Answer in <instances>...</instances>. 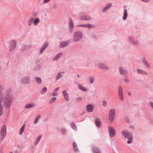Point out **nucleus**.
<instances>
[{"label": "nucleus", "instance_id": "f257e3e1", "mask_svg": "<svg viewBox=\"0 0 153 153\" xmlns=\"http://www.w3.org/2000/svg\"><path fill=\"white\" fill-rule=\"evenodd\" d=\"M11 91V89H9L6 92L7 95L5 98L4 102L5 107L7 108H10L13 101V97L10 94Z\"/></svg>", "mask_w": 153, "mask_h": 153}, {"label": "nucleus", "instance_id": "f03ea898", "mask_svg": "<svg viewBox=\"0 0 153 153\" xmlns=\"http://www.w3.org/2000/svg\"><path fill=\"white\" fill-rule=\"evenodd\" d=\"M122 134L123 136L128 139L127 143L130 144L132 142L133 137L132 134L128 131H123L122 132Z\"/></svg>", "mask_w": 153, "mask_h": 153}, {"label": "nucleus", "instance_id": "7ed1b4c3", "mask_svg": "<svg viewBox=\"0 0 153 153\" xmlns=\"http://www.w3.org/2000/svg\"><path fill=\"white\" fill-rule=\"evenodd\" d=\"M82 37V34L80 31H76L74 33V39L75 41H80Z\"/></svg>", "mask_w": 153, "mask_h": 153}, {"label": "nucleus", "instance_id": "20e7f679", "mask_svg": "<svg viewBox=\"0 0 153 153\" xmlns=\"http://www.w3.org/2000/svg\"><path fill=\"white\" fill-rule=\"evenodd\" d=\"M115 115V111L114 109H111L109 113V119L110 121H113L114 119Z\"/></svg>", "mask_w": 153, "mask_h": 153}, {"label": "nucleus", "instance_id": "39448f33", "mask_svg": "<svg viewBox=\"0 0 153 153\" xmlns=\"http://www.w3.org/2000/svg\"><path fill=\"white\" fill-rule=\"evenodd\" d=\"M6 133V126L5 125L3 126L2 127L1 131V139L2 140L5 137Z\"/></svg>", "mask_w": 153, "mask_h": 153}, {"label": "nucleus", "instance_id": "423d86ee", "mask_svg": "<svg viewBox=\"0 0 153 153\" xmlns=\"http://www.w3.org/2000/svg\"><path fill=\"white\" fill-rule=\"evenodd\" d=\"M118 94L120 96V98L123 102L124 100V96L123 94L122 88L120 86L118 87Z\"/></svg>", "mask_w": 153, "mask_h": 153}, {"label": "nucleus", "instance_id": "0eeeda50", "mask_svg": "<svg viewBox=\"0 0 153 153\" xmlns=\"http://www.w3.org/2000/svg\"><path fill=\"white\" fill-rule=\"evenodd\" d=\"M108 130L110 137H114L116 134L115 130L111 126L109 127Z\"/></svg>", "mask_w": 153, "mask_h": 153}, {"label": "nucleus", "instance_id": "6e6552de", "mask_svg": "<svg viewBox=\"0 0 153 153\" xmlns=\"http://www.w3.org/2000/svg\"><path fill=\"white\" fill-rule=\"evenodd\" d=\"M30 79L29 77L26 76L22 78L21 80V83L22 84H27L29 83Z\"/></svg>", "mask_w": 153, "mask_h": 153}, {"label": "nucleus", "instance_id": "1a4fd4ad", "mask_svg": "<svg viewBox=\"0 0 153 153\" xmlns=\"http://www.w3.org/2000/svg\"><path fill=\"white\" fill-rule=\"evenodd\" d=\"M16 42L14 40L12 41L10 46V51H13L16 46Z\"/></svg>", "mask_w": 153, "mask_h": 153}, {"label": "nucleus", "instance_id": "9d476101", "mask_svg": "<svg viewBox=\"0 0 153 153\" xmlns=\"http://www.w3.org/2000/svg\"><path fill=\"white\" fill-rule=\"evenodd\" d=\"M90 17L87 15H85L83 16H81L80 19L81 20L88 21L91 19Z\"/></svg>", "mask_w": 153, "mask_h": 153}, {"label": "nucleus", "instance_id": "9b49d317", "mask_svg": "<svg viewBox=\"0 0 153 153\" xmlns=\"http://www.w3.org/2000/svg\"><path fill=\"white\" fill-rule=\"evenodd\" d=\"M119 72L122 75H124L126 76V75L127 74V71L124 70L122 67H120L119 68Z\"/></svg>", "mask_w": 153, "mask_h": 153}, {"label": "nucleus", "instance_id": "f8f14e48", "mask_svg": "<svg viewBox=\"0 0 153 153\" xmlns=\"http://www.w3.org/2000/svg\"><path fill=\"white\" fill-rule=\"evenodd\" d=\"M93 110V106L91 105H88L86 107V110L87 112H91Z\"/></svg>", "mask_w": 153, "mask_h": 153}, {"label": "nucleus", "instance_id": "ddd939ff", "mask_svg": "<svg viewBox=\"0 0 153 153\" xmlns=\"http://www.w3.org/2000/svg\"><path fill=\"white\" fill-rule=\"evenodd\" d=\"M48 44L47 42H46L44 44L42 48L40 49L39 53L40 54L42 53L44 50L48 47Z\"/></svg>", "mask_w": 153, "mask_h": 153}, {"label": "nucleus", "instance_id": "4468645a", "mask_svg": "<svg viewBox=\"0 0 153 153\" xmlns=\"http://www.w3.org/2000/svg\"><path fill=\"white\" fill-rule=\"evenodd\" d=\"M98 66L100 68L102 69L108 70L109 69V68L108 67L106 66L104 64L101 63H99Z\"/></svg>", "mask_w": 153, "mask_h": 153}, {"label": "nucleus", "instance_id": "2eb2a0df", "mask_svg": "<svg viewBox=\"0 0 153 153\" xmlns=\"http://www.w3.org/2000/svg\"><path fill=\"white\" fill-rule=\"evenodd\" d=\"M142 60L143 62V63L144 65L146 67L149 69H150V65L149 63H148V62H147V61L146 60V59L145 58H143L142 59Z\"/></svg>", "mask_w": 153, "mask_h": 153}, {"label": "nucleus", "instance_id": "dca6fc26", "mask_svg": "<svg viewBox=\"0 0 153 153\" xmlns=\"http://www.w3.org/2000/svg\"><path fill=\"white\" fill-rule=\"evenodd\" d=\"M112 6V4L109 3L103 7L102 10L103 12H105L108 9L110 8Z\"/></svg>", "mask_w": 153, "mask_h": 153}, {"label": "nucleus", "instance_id": "f3484780", "mask_svg": "<svg viewBox=\"0 0 153 153\" xmlns=\"http://www.w3.org/2000/svg\"><path fill=\"white\" fill-rule=\"evenodd\" d=\"M95 123L97 127L100 128L101 127V120L99 118H97L95 120Z\"/></svg>", "mask_w": 153, "mask_h": 153}, {"label": "nucleus", "instance_id": "a211bd4d", "mask_svg": "<svg viewBox=\"0 0 153 153\" xmlns=\"http://www.w3.org/2000/svg\"><path fill=\"white\" fill-rule=\"evenodd\" d=\"M93 153H101L100 150L97 147H93L92 148Z\"/></svg>", "mask_w": 153, "mask_h": 153}, {"label": "nucleus", "instance_id": "6ab92c4d", "mask_svg": "<svg viewBox=\"0 0 153 153\" xmlns=\"http://www.w3.org/2000/svg\"><path fill=\"white\" fill-rule=\"evenodd\" d=\"M73 145L74 151L76 152H77L78 149L76 143L74 142H73Z\"/></svg>", "mask_w": 153, "mask_h": 153}, {"label": "nucleus", "instance_id": "aec40b11", "mask_svg": "<svg viewBox=\"0 0 153 153\" xmlns=\"http://www.w3.org/2000/svg\"><path fill=\"white\" fill-rule=\"evenodd\" d=\"M62 93L63 94L65 100L66 101H68L69 100V96L68 93L65 91H63Z\"/></svg>", "mask_w": 153, "mask_h": 153}, {"label": "nucleus", "instance_id": "412c9836", "mask_svg": "<svg viewBox=\"0 0 153 153\" xmlns=\"http://www.w3.org/2000/svg\"><path fill=\"white\" fill-rule=\"evenodd\" d=\"M69 27L71 28V30H72V29L74 27V24L72 19L71 18H70L69 19Z\"/></svg>", "mask_w": 153, "mask_h": 153}, {"label": "nucleus", "instance_id": "4be33fe9", "mask_svg": "<svg viewBox=\"0 0 153 153\" xmlns=\"http://www.w3.org/2000/svg\"><path fill=\"white\" fill-rule=\"evenodd\" d=\"M137 71L138 73L141 74H144L145 75H147L148 73L146 71L141 69H137Z\"/></svg>", "mask_w": 153, "mask_h": 153}, {"label": "nucleus", "instance_id": "5701e85b", "mask_svg": "<svg viewBox=\"0 0 153 153\" xmlns=\"http://www.w3.org/2000/svg\"><path fill=\"white\" fill-rule=\"evenodd\" d=\"M128 16L127 14V10L126 9H125L124 10L123 13V20H125L126 19L127 17Z\"/></svg>", "mask_w": 153, "mask_h": 153}, {"label": "nucleus", "instance_id": "b1692460", "mask_svg": "<svg viewBox=\"0 0 153 153\" xmlns=\"http://www.w3.org/2000/svg\"><path fill=\"white\" fill-rule=\"evenodd\" d=\"M34 20V18H30L28 21L27 24L28 25L30 26L32 25L33 23Z\"/></svg>", "mask_w": 153, "mask_h": 153}, {"label": "nucleus", "instance_id": "393cba45", "mask_svg": "<svg viewBox=\"0 0 153 153\" xmlns=\"http://www.w3.org/2000/svg\"><path fill=\"white\" fill-rule=\"evenodd\" d=\"M68 45V42H61L60 45V47L61 48H63Z\"/></svg>", "mask_w": 153, "mask_h": 153}, {"label": "nucleus", "instance_id": "a878e982", "mask_svg": "<svg viewBox=\"0 0 153 153\" xmlns=\"http://www.w3.org/2000/svg\"><path fill=\"white\" fill-rule=\"evenodd\" d=\"M35 80L36 83L38 84H40L42 83V80L41 79L38 77H35Z\"/></svg>", "mask_w": 153, "mask_h": 153}, {"label": "nucleus", "instance_id": "bb28decb", "mask_svg": "<svg viewBox=\"0 0 153 153\" xmlns=\"http://www.w3.org/2000/svg\"><path fill=\"white\" fill-rule=\"evenodd\" d=\"M25 127V125L24 124L21 128L19 131V134L20 135H21L22 134L24 130Z\"/></svg>", "mask_w": 153, "mask_h": 153}, {"label": "nucleus", "instance_id": "cd10ccee", "mask_svg": "<svg viewBox=\"0 0 153 153\" xmlns=\"http://www.w3.org/2000/svg\"><path fill=\"white\" fill-rule=\"evenodd\" d=\"M39 22V18H36L34 20L33 24L35 25H36L38 24Z\"/></svg>", "mask_w": 153, "mask_h": 153}, {"label": "nucleus", "instance_id": "c85d7f7f", "mask_svg": "<svg viewBox=\"0 0 153 153\" xmlns=\"http://www.w3.org/2000/svg\"><path fill=\"white\" fill-rule=\"evenodd\" d=\"M34 105L33 104H29L25 105L26 108H30L34 107Z\"/></svg>", "mask_w": 153, "mask_h": 153}, {"label": "nucleus", "instance_id": "c756f323", "mask_svg": "<svg viewBox=\"0 0 153 153\" xmlns=\"http://www.w3.org/2000/svg\"><path fill=\"white\" fill-rule=\"evenodd\" d=\"M30 45L27 46V45H25L21 48V51H24L27 48H30Z\"/></svg>", "mask_w": 153, "mask_h": 153}, {"label": "nucleus", "instance_id": "7c9ffc66", "mask_svg": "<svg viewBox=\"0 0 153 153\" xmlns=\"http://www.w3.org/2000/svg\"><path fill=\"white\" fill-rule=\"evenodd\" d=\"M41 138V135H39L38 136V137L36 139L35 142V145H36L38 143Z\"/></svg>", "mask_w": 153, "mask_h": 153}, {"label": "nucleus", "instance_id": "2f4dec72", "mask_svg": "<svg viewBox=\"0 0 153 153\" xmlns=\"http://www.w3.org/2000/svg\"><path fill=\"white\" fill-rule=\"evenodd\" d=\"M64 72H59L58 73L56 78V80H58L59 79H60L62 76V75H61L62 73H64Z\"/></svg>", "mask_w": 153, "mask_h": 153}, {"label": "nucleus", "instance_id": "473e14b6", "mask_svg": "<svg viewBox=\"0 0 153 153\" xmlns=\"http://www.w3.org/2000/svg\"><path fill=\"white\" fill-rule=\"evenodd\" d=\"M79 88L81 90L83 91H87V90L83 86H82L80 85H79Z\"/></svg>", "mask_w": 153, "mask_h": 153}, {"label": "nucleus", "instance_id": "72a5a7b5", "mask_svg": "<svg viewBox=\"0 0 153 153\" xmlns=\"http://www.w3.org/2000/svg\"><path fill=\"white\" fill-rule=\"evenodd\" d=\"M47 88L46 87H44L41 91V93L43 94L45 93L47 91Z\"/></svg>", "mask_w": 153, "mask_h": 153}, {"label": "nucleus", "instance_id": "f704fd0d", "mask_svg": "<svg viewBox=\"0 0 153 153\" xmlns=\"http://www.w3.org/2000/svg\"><path fill=\"white\" fill-rule=\"evenodd\" d=\"M40 118V116H37L35 119L34 123L35 124L38 121V120Z\"/></svg>", "mask_w": 153, "mask_h": 153}, {"label": "nucleus", "instance_id": "c9c22d12", "mask_svg": "<svg viewBox=\"0 0 153 153\" xmlns=\"http://www.w3.org/2000/svg\"><path fill=\"white\" fill-rule=\"evenodd\" d=\"M56 100V98L55 97H52L49 101V103H52L53 102H54Z\"/></svg>", "mask_w": 153, "mask_h": 153}, {"label": "nucleus", "instance_id": "e433bc0d", "mask_svg": "<svg viewBox=\"0 0 153 153\" xmlns=\"http://www.w3.org/2000/svg\"><path fill=\"white\" fill-rule=\"evenodd\" d=\"M94 78L93 77H91L89 79V82L91 84L93 83L94 82Z\"/></svg>", "mask_w": 153, "mask_h": 153}, {"label": "nucleus", "instance_id": "4c0bfd02", "mask_svg": "<svg viewBox=\"0 0 153 153\" xmlns=\"http://www.w3.org/2000/svg\"><path fill=\"white\" fill-rule=\"evenodd\" d=\"M3 113V108L2 105H0V116H1Z\"/></svg>", "mask_w": 153, "mask_h": 153}, {"label": "nucleus", "instance_id": "58836bf2", "mask_svg": "<svg viewBox=\"0 0 153 153\" xmlns=\"http://www.w3.org/2000/svg\"><path fill=\"white\" fill-rule=\"evenodd\" d=\"M71 127L75 130H76L77 129V128L76 126V125L74 123H73L71 124Z\"/></svg>", "mask_w": 153, "mask_h": 153}, {"label": "nucleus", "instance_id": "ea45409f", "mask_svg": "<svg viewBox=\"0 0 153 153\" xmlns=\"http://www.w3.org/2000/svg\"><path fill=\"white\" fill-rule=\"evenodd\" d=\"M94 27L93 25L91 24H87V27L89 28H91Z\"/></svg>", "mask_w": 153, "mask_h": 153}, {"label": "nucleus", "instance_id": "a19ab883", "mask_svg": "<svg viewBox=\"0 0 153 153\" xmlns=\"http://www.w3.org/2000/svg\"><path fill=\"white\" fill-rule=\"evenodd\" d=\"M124 81L126 83H128L129 82V80H128V79L127 77H126L124 79Z\"/></svg>", "mask_w": 153, "mask_h": 153}, {"label": "nucleus", "instance_id": "79ce46f5", "mask_svg": "<svg viewBox=\"0 0 153 153\" xmlns=\"http://www.w3.org/2000/svg\"><path fill=\"white\" fill-rule=\"evenodd\" d=\"M62 53H60L56 55V56L59 58L61 57L62 55Z\"/></svg>", "mask_w": 153, "mask_h": 153}, {"label": "nucleus", "instance_id": "37998d69", "mask_svg": "<svg viewBox=\"0 0 153 153\" xmlns=\"http://www.w3.org/2000/svg\"><path fill=\"white\" fill-rule=\"evenodd\" d=\"M107 102L105 101H103V105L104 107H106L107 106Z\"/></svg>", "mask_w": 153, "mask_h": 153}, {"label": "nucleus", "instance_id": "c03bdc74", "mask_svg": "<svg viewBox=\"0 0 153 153\" xmlns=\"http://www.w3.org/2000/svg\"><path fill=\"white\" fill-rule=\"evenodd\" d=\"M61 132L62 133V134H64L66 132V131H65V130L64 129H62L61 131Z\"/></svg>", "mask_w": 153, "mask_h": 153}, {"label": "nucleus", "instance_id": "a18cd8bd", "mask_svg": "<svg viewBox=\"0 0 153 153\" xmlns=\"http://www.w3.org/2000/svg\"><path fill=\"white\" fill-rule=\"evenodd\" d=\"M58 59V58L56 56V57H54L53 59V61H56Z\"/></svg>", "mask_w": 153, "mask_h": 153}, {"label": "nucleus", "instance_id": "49530a36", "mask_svg": "<svg viewBox=\"0 0 153 153\" xmlns=\"http://www.w3.org/2000/svg\"><path fill=\"white\" fill-rule=\"evenodd\" d=\"M150 106L153 109V102H151L150 103Z\"/></svg>", "mask_w": 153, "mask_h": 153}, {"label": "nucleus", "instance_id": "de8ad7c7", "mask_svg": "<svg viewBox=\"0 0 153 153\" xmlns=\"http://www.w3.org/2000/svg\"><path fill=\"white\" fill-rule=\"evenodd\" d=\"M132 44L133 45H136L137 44V42H132Z\"/></svg>", "mask_w": 153, "mask_h": 153}, {"label": "nucleus", "instance_id": "09e8293b", "mask_svg": "<svg viewBox=\"0 0 153 153\" xmlns=\"http://www.w3.org/2000/svg\"><path fill=\"white\" fill-rule=\"evenodd\" d=\"M3 87L2 86H0V94H1V92L3 90Z\"/></svg>", "mask_w": 153, "mask_h": 153}, {"label": "nucleus", "instance_id": "8fccbe9b", "mask_svg": "<svg viewBox=\"0 0 153 153\" xmlns=\"http://www.w3.org/2000/svg\"><path fill=\"white\" fill-rule=\"evenodd\" d=\"M77 100L79 101H80L82 100V98L81 97H78L77 98Z\"/></svg>", "mask_w": 153, "mask_h": 153}, {"label": "nucleus", "instance_id": "3c124183", "mask_svg": "<svg viewBox=\"0 0 153 153\" xmlns=\"http://www.w3.org/2000/svg\"><path fill=\"white\" fill-rule=\"evenodd\" d=\"M3 100V98H0V105H1V104Z\"/></svg>", "mask_w": 153, "mask_h": 153}, {"label": "nucleus", "instance_id": "603ef678", "mask_svg": "<svg viewBox=\"0 0 153 153\" xmlns=\"http://www.w3.org/2000/svg\"><path fill=\"white\" fill-rule=\"evenodd\" d=\"M50 0H44V2L45 3H47L50 1Z\"/></svg>", "mask_w": 153, "mask_h": 153}, {"label": "nucleus", "instance_id": "864d4df0", "mask_svg": "<svg viewBox=\"0 0 153 153\" xmlns=\"http://www.w3.org/2000/svg\"><path fill=\"white\" fill-rule=\"evenodd\" d=\"M59 87H58V88H56L55 89V90H54V92H56V91H58V90H59Z\"/></svg>", "mask_w": 153, "mask_h": 153}, {"label": "nucleus", "instance_id": "5fc2aeb1", "mask_svg": "<svg viewBox=\"0 0 153 153\" xmlns=\"http://www.w3.org/2000/svg\"><path fill=\"white\" fill-rule=\"evenodd\" d=\"M142 1L145 2H147L149 1L150 0H141Z\"/></svg>", "mask_w": 153, "mask_h": 153}, {"label": "nucleus", "instance_id": "6e6d98bb", "mask_svg": "<svg viewBox=\"0 0 153 153\" xmlns=\"http://www.w3.org/2000/svg\"><path fill=\"white\" fill-rule=\"evenodd\" d=\"M87 24L82 25V27H87Z\"/></svg>", "mask_w": 153, "mask_h": 153}, {"label": "nucleus", "instance_id": "4d7b16f0", "mask_svg": "<svg viewBox=\"0 0 153 153\" xmlns=\"http://www.w3.org/2000/svg\"><path fill=\"white\" fill-rule=\"evenodd\" d=\"M36 15H37V14L36 13H34L33 14V16L34 17L36 16Z\"/></svg>", "mask_w": 153, "mask_h": 153}, {"label": "nucleus", "instance_id": "13d9d810", "mask_svg": "<svg viewBox=\"0 0 153 153\" xmlns=\"http://www.w3.org/2000/svg\"><path fill=\"white\" fill-rule=\"evenodd\" d=\"M77 27H82V25H78L77 26Z\"/></svg>", "mask_w": 153, "mask_h": 153}, {"label": "nucleus", "instance_id": "bf43d9fd", "mask_svg": "<svg viewBox=\"0 0 153 153\" xmlns=\"http://www.w3.org/2000/svg\"><path fill=\"white\" fill-rule=\"evenodd\" d=\"M132 39V37H129V39L130 41H131Z\"/></svg>", "mask_w": 153, "mask_h": 153}, {"label": "nucleus", "instance_id": "052dcab7", "mask_svg": "<svg viewBox=\"0 0 153 153\" xmlns=\"http://www.w3.org/2000/svg\"><path fill=\"white\" fill-rule=\"evenodd\" d=\"M128 95H131V93L130 92H129V93H128Z\"/></svg>", "mask_w": 153, "mask_h": 153}, {"label": "nucleus", "instance_id": "680f3d73", "mask_svg": "<svg viewBox=\"0 0 153 153\" xmlns=\"http://www.w3.org/2000/svg\"><path fill=\"white\" fill-rule=\"evenodd\" d=\"M77 76L79 77V78L80 77V76L79 75H77Z\"/></svg>", "mask_w": 153, "mask_h": 153}, {"label": "nucleus", "instance_id": "e2e57ef3", "mask_svg": "<svg viewBox=\"0 0 153 153\" xmlns=\"http://www.w3.org/2000/svg\"><path fill=\"white\" fill-rule=\"evenodd\" d=\"M54 94H55V92H54V93H53V95H54Z\"/></svg>", "mask_w": 153, "mask_h": 153}, {"label": "nucleus", "instance_id": "0e129e2a", "mask_svg": "<svg viewBox=\"0 0 153 153\" xmlns=\"http://www.w3.org/2000/svg\"><path fill=\"white\" fill-rule=\"evenodd\" d=\"M10 153H13L12 152H11Z\"/></svg>", "mask_w": 153, "mask_h": 153}]
</instances>
